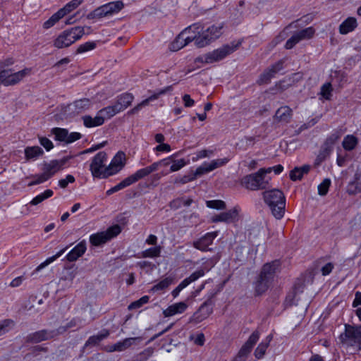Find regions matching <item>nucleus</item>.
<instances>
[{"mask_svg": "<svg viewBox=\"0 0 361 361\" xmlns=\"http://www.w3.org/2000/svg\"><path fill=\"white\" fill-rule=\"evenodd\" d=\"M263 197L272 215L281 219L284 215L286 207V198L282 191L278 189L267 190L263 192Z\"/></svg>", "mask_w": 361, "mask_h": 361, "instance_id": "obj_1", "label": "nucleus"}, {"mask_svg": "<svg viewBox=\"0 0 361 361\" xmlns=\"http://www.w3.org/2000/svg\"><path fill=\"white\" fill-rule=\"evenodd\" d=\"M271 173L270 169H260L257 172L244 176L241 184L245 188L251 190L264 189L269 183L266 174Z\"/></svg>", "mask_w": 361, "mask_h": 361, "instance_id": "obj_2", "label": "nucleus"}, {"mask_svg": "<svg viewBox=\"0 0 361 361\" xmlns=\"http://www.w3.org/2000/svg\"><path fill=\"white\" fill-rule=\"evenodd\" d=\"M339 339L343 347L361 350V326L354 327L345 324V331L340 335Z\"/></svg>", "mask_w": 361, "mask_h": 361, "instance_id": "obj_3", "label": "nucleus"}, {"mask_svg": "<svg viewBox=\"0 0 361 361\" xmlns=\"http://www.w3.org/2000/svg\"><path fill=\"white\" fill-rule=\"evenodd\" d=\"M241 43V41H233L230 44H225L217 49L206 54L200 58V60L206 63H212L219 61L237 50L240 46Z\"/></svg>", "mask_w": 361, "mask_h": 361, "instance_id": "obj_4", "label": "nucleus"}, {"mask_svg": "<svg viewBox=\"0 0 361 361\" xmlns=\"http://www.w3.org/2000/svg\"><path fill=\"white\" fill-rule=\"evenodd\" d=\"M84 34V27L79 26L64 30L54 40V45L58 49L68 47L80 39Z\"/></svg>", "mask_w": 361, "mask_h": 361, "instance_id": "obj_5", "label": "nucleus"}, {"mask_svg": "<svg viewBox=\"0 0 361 361\" xmlns=\"http://www.w3.org/2000/svg\"><path fill=\"white\" fill-rule=\"evenodd\" d=\"M222 28L223 25H213L201 33L199 30L192 29V31L194 33L197 32L198 34L197 38L196 39V46L199 48H202L209 45L221 36Z\"/></svg>", "mask_w": 361, "mask_h": 361, "instance_id": "obj_6", "label": "nucleus"}, {"mask_svg": "<svg viewBox=\"0 0 361 361\" xmlns=\"http://www.w3.org/2000/svg\"><path fill=\"white\" fill-rule=\"evenodd\" d=\"M123 3L121 1L109 2L89 13L87 16V18L94 20L111 16L118 13L123 8Z\"/></svg>", "mask_w": 361, "mask_h": 361, "instance_id": "obj_7", "label": "nucleus"}, {"mask_svg": "<svg viewBox=\"0 0 361 361\" xmlns=\"http://www.w3.org/2000/svg\"><path fill=\"white\" fill-rule=\"evenodd\" d=\"M106 159L107 155L104 152H99L94 157L90 166L93 177L97 178L109 177V175L106 174L107 166L104 165Z\"/></svg>", "mask_w": 361, "mask_h": 361, "instance_id": "obj_8", "label": "nucleus"}, {"mask_svg": "<svg viewBox=\"0 0 361 361\" xmlns=\"http://www.w3.org/2000/svg\"><path fill=\"white\" fill-rule=\"evenodd\" d=\"M121 232V226L118 224H116L110 226L105 231L99 232L91 235L90 237V242L94 246H99L115 238Z\"/></svg>", "mask_w": 361, "mask_h": 361, "instance_id": "obj_9", "label": "nucleus"}, {"mask_svg": "<svg viewBox=\"0 0 361 361\" xmlns=\"http://www.w3.org/2000/svg\"><path fill=\"white\" fill-rule=\"evenodd\" d=\"M340 138V135L338 132L334 133L330 135L324 141L321 147L319 154L316 159L317 164L324 161L331 154L333 147L336 141Z\"/></svg>", "mask_w": 361, "mask_h": 361, "instance_id": "obj_10", "label": "nucleus"}, {"mask_svg": "<svg viewBox=\"0 0 361 361\" xmlns=\"http://www.w3.org/2000/svg\"><path fill=\"white\" fill-rule=\"evenodd\" d=\"M228 158L217 159L211 161L210 162H204L201 166L197 167L194 171L197 178L200 177L206 173H208L214 169L219 168L228 162Z\"/></svg>", "mask_w": 361, "mask_h": 361, "instance_id": "obj_11", "label": "nucleus"}, {"mask_svg": "<svg viewBox=\"0 0 361 361\" xmlns=\"http://www.w3.org/2000/svg\"><path fill=\"white\" fill-rule=\"evenodd\" d=\"M126 154L123 152H118L114 157L110 164L107 166L106 174L112 176L120 171L126 164Z\"/></svg>", "mask_w": 361, "mask_h": 361, "instance_id": "obj_12", "label": "nucleus"}, {"mask_svg": "<svg viewBox=\"0 0 361 361\" xmlns=\"http://www.w3.org/2000/svg\"><path fill=\"white\" fill-rule=\"evenodd\" d=\"M293 115L292 109L287 105H284L279 107L276 111L274 116V121L277 123L286 125L291 121Z\"/></svg>", "mask_w": 361, "mask_h": 361, "instance_id": "obj_13", "label": "nucleus"}, {"mask_svg": "<svg viewBox=\"0 0 361 361\" xmlns=\"http://www.w3.org/2000/svg\"><path fill=\"white\" fill-rule=\"evenodd\" d=\"M283 61H279L266 69L259 76L257 82L259 85L267 84L275 75L283 69Z\"/></svg>", "mask_w": 361, "mask_h": 361, "instance_id": "obj_14", "label": "nucleus"}, {"mask_svg": "<svg viewBox=\"0 0 361 361\" xmlns=\"http://www.w3.org/2000/svg\"><path fill=\"white\" fill-rule=\"evenodd\" d=\"M201 28V25L200 23H194L185 29H184L176 38V39L172 42L171 45V49L173 51L180 50L186 46V43L184 42L183 37L186 35L188 33H190L192 29L194 30H200Z\"/></svg>", "mask_w": 361, "mask_h": 361, "instance_id": "obj_15", "label": "nucleus"}, {"mask_svg": "<svg viewBox=\"0 0 361 361\" xmlns=\"http://www.w3.org/2000/svg\"><path fill=\"white\" fill-rule=\"evenodd\" d=\"M217 232H210L206 233L204 236L200 239L193 242V246L201 251L205 252L211 250L208 247L212 243L213 240L216 238Z\"/></svg>", "mask_w": 361, "mask_h": 361, "instance_id": "obj_16", "label": "nucleus"}, {"mask_svg": "<svg viewBox=\"0 0 361 361\" xmlns=\"http://www.w3.org/2000/svg\"><path fill=\"white\" fill-rule=\"evenodd\" d=\"M279 265L280 263L277 260L265 264L262 267L259 276L271 283L275 276L276 271L279 267Z\"/></svg>", "mask_w": 361, "mask_h": 361, "instance_id": "obj_17", "label": "nucleus"}, {"mask_svg": "<svg viewBox=\"0 0 361 361\" xmlns=\"http://www.w3.org/2000/svg\"><path fill=\"white\" fill-rule=\"evenodd\" d=\"M65 161L63 160H51L49 162H45L43 164L42 174L47 177L49 180L51 178L57 171H60L62 166L64 164Z\"/></svg>", "mask_w": 361, "mask_h": 361, "instance_id": "obj_18", "label": "nucleus"}, {"mask_svg": "<svg viewBox=\"0 0 361 361\" xmlns=\"http://www.w3.org/2000/svg\"><path fill=\"white\" fill-rule=\"evenodd\" d=\"M51 338L50 331L42 329L28 334L26 337V341L32 343H37Z\"/></svg>", "mask_w": 361, "mask_h": 361, "instance_id": "obj_19", "label": "nucleus"}, {"mask_svg": "<svg viewBox=\"0 0 361 361\" xmlns=\"http://www.w3.org/2000/svg\"><path fill=\"white\" fill-rule=\"evenodd\" d=\"M139 338H127L123 339V341H118L114 345L108 346L107 351L108 352H122L127 349H128L131 345L135 344L137 340H139Z\"/></svg>", "mask_w": 361, "mask_h": 361, "instance_id": "obj_20", "label": "nucleus"}, {"mask_svg": "<svg viewBox=\"0 0 361 361\" xmlns=\"http://www.w3.org/2000/svg\"><path fill=\"white\" fill-rule=\"evenodd\" d=\"M86 250V242L82 240L67 254L66 258L68 262H75L84 255Z\"/></svg>", "mask_w": 361, "mask_h": 361, "instance_id": "obj_21", "label": "nucleus"}, {"mask_svg": "<svg viewBox=\"0 0 361 361\" xmlns=\"http://www.w3.org/2000/svg\"><path fill=\"white\" fill-rule=\"evenodd\" d=\"M170 88H171V87H166L165 89L159 90L157 92H155L154 94H153L152 95L149 96L148 98L144 99L142 102H140V104L136 105L134 108L130 109L128 112V114H136L137 112H138L142 109V107L147 106L149 104L150 102L157 99L160 95L165 94L166 92V91L168 90H169Z\"/></svg>", "mask_w": 361, "mask_h": 361, "instance_id": "obj_22", "label": "nucleus"}, {"mask_svg": "<svg viewBox=\"0 0 361 361\" xmlns=\"http://www.w3.org/2000/svg\"><path fill=\"white\" fill-rule=\"evenodd\" d=\"M238 216L237 211L235 209H231L225 212H222L219 214L215 215L212 218V221L214 223L216 222H226L231 223L234 221Z\"/></svg>", "mask_w": 361, "mask_h": 361, "instance_id": "obj_23", "label": "nucleus"}, {"mask_svg": "<svg viewBox=\"0 0 361 361\" xmlns=\"http://www.w3.org/2000/svg\"><path fill=\"white\" fill-rule=\"evenodd\" d=\"M31 73V68H24L20 71L12 73L11 71L8 80L6 81V86L14 85L21 81L25 77L29 75Z\"/></svg>", "mask_w": 361, "mask_h": 361, "instance_id": "obj_24", "label": "nucleus"}, {"mask_svg": "<svg viewBox=\"0 0 361 361\" xmlns=\"http://www.w3.org/2000/svg\"><path fill=\"white\" fill-rule=\"evenodd\" d=\"M133 99V95L130 93H124L118 96L114 104L118 112L127 109L132 104Z\"/></svg>", "mask_w": 361, "mask_h": 361, "instance_id": "obj_25", "label": "nucleus"}, {"mask_svg": "<svg viewBox=\"0 0 361 361\" xmlns=\"http://www.w3.org/2000/svg\"><path fill=\"white\" fill-rule=\"evenodd\" d=\"M91 106V102L89 99L83 98L75 101L69 105V109L74 114H79L88 109Z\"/></svg>", "mask_w": 361, "mask_h": 361, "instance_id": "obj_26", "label": "nucleus"}, {"mask_svg": "<svg viewBox=\"0 0 361 361\" xmlns=\"http://www.w3.org/2000/svg\"><path fill=\"white\" fill-rule=\"evenodd\" d=\"M212 313V310L207 306V303H203L199 310L194 313L191 318V321L195 324H198L207 318Z\"/></svg>", "mask_w": 361, "mask_h": 361, "instance_id": "obj_27", "label": "nucleus"}, {"mask_svg": "<svg viewBox=\"0 0 361 361\" xmlns=\"http://www.w3.org/2000/svg\"><path fill=\"white\" fill-rule=\"evenodd\" d=\"M188 305L184 302H180L177 303H174L170 306H169L166 310L163 311V314L166 317H172L177 314H181L185 311Z\"/></svg>", "mask_w": 361, "mask_h": 361, "instance_id": "obj_28", "label": "nucleus"}, {"mask_svg": "<svg viewBox=\"0 0 361 361\" xmlns=\"http://www.w3.org/2000/svg\"><path fill=\"white\" fill-rule=\"evenodd\" d=\"M156 171L154 166H152V164L149 166H147L145 168L140 169L137 170L135 173L129 176V178L132 183V184L136 183L140 179H142L152 173Z\"/></svg>", "mask_w": 361, "mask_h": 361, "instance_id": "obj_29", "label": "nucleus"}, {"mask_svg": "<svg viewBox=\"0 0 361 361\" xmlns=\"http://www.w3.org/2000/svg\"><path fill=\"white\" fill-rule=\"evenodd\" d=\"M347 192L350 195L361 192V170L355 174L354 180L348 183Z\"/></svg>", "mask_w": 361, "mask_h": 361, "instance_id": "obj_30", "label": "nucleus"}, {"mask_svg": "<svg viewBox=\"0 0 361 361\" xmlns=\"http://www.w3.org/2000/svg\"><path fill=\"white\" fill-rule=\"evenodd\" d=\"M357 26V20L353 17H348L339 26V32L346 35L353 31Z\"/></svg>", "mask_w": 361, "mask_h": 361, "instance_id": "obj_31", "label": "nucleus"}, {"mask_svg": "<svg viewBox=\"0 0 361 361\" xmlns=\"http://www.w3.org/2000/svg\"><path fill=\"white\" fill-rule=\"evenodd\" d=\"M24 152L26 161L37 159L44 154L43 149L39 146L27 147Z\"/></svg>", "mask_w": 361, "mask_h": 361, "instance_id": "obj_32", "label": "nucleus"}, {"mask_svg": "<svg viewBox=\"0 0 361 361\" xmlns=\"http://www.w3.org/2000/svg\"><path fill=\"white\" fill-rule=\"evenodd\" d=\"M82 121L84 126L87 128L99 126L104 123L103 117L99 115V112H97L94 118L89 115L82 116Z\"/></svg>", "mask_w": 361, "mask_h": 361, "instance_id": "obj_33", "label": "nucleus"}, {"mask_svg": "<svg viewBox=\"0 0 361 361\" xmlns=\"http://www.w3.org/2000/svg\"><path fill=\"white\" fill-rule=\"evenodd\" d=\"M272 338L273 336L271 334H269L266 337L264 341H263L258 345V346L255 350V356L256 357V358L260 359L264 355L266 350L269 347Z\"/></svg>", "mask_w": 361, "mask_h": 361, "instance_id": "obj_34", "label": "nucleus"}, {"mask_svg": "<svg viewBox=\"0 0 361 361\" xmlns=\"http://www.w3.org/2000/svg\"><path fill=\"white\" fill-rule=\"evenodd\" d=\"M204 273L205 272L203 269L197 270L196 271L193 272L190 276L185 278L183 281H182L178 286L183 290L192 282H194L199 278L203 276L204 275Z\"/></svg>", "mask_w": 361, "mask_h": 361, "instance_id": "obj_35", "label": "nucleus"}, {"mask_svg": "<svg viewBox=\"0 0 361 361\" xmlns=\"http://www.w3.org/2000/svg\"><path fill=\"white\" fill-rule=\"evenodd\" d=\"M204 273L205 272L203 269L197 270L196 271L193 272L190 276L185 278L183 281H182L178 286L183 290L192 282H194L199 278L203 276L204 275Z\"/></svg>", "mask_w": 361, "mask_h": 361, "instance_id": "obj_36", "label": "nucleus"}, {"mask_svg": "<svg viewBox=\"0 0 361 361\" xmlns=\"http://www.w3.org/2000/svg\"><path fill=\"white\" fill-rule=\"evenodd\" d=\"M310 166L304 165L302 167H295L290 172V178L293 180H301L304 174H307L310 171Z\"/></svg>", "mask_w": 361, "mask_h": 361, "instance_id": "obj_37", "label": "nucleus"}, {"mask_svg": "<svg viewBox=\"0 0 361 361\" xmlns=\"http://www.w3.org/2000/svg\"><path fill=\"white\" fill-rule=\"evenodd\" d=\"M109 336V331L107 329H103L99 334L97 335H94L90 336L88 340L85 343V345H95L101 342L104 338H107Z\"/></svg>", "mask_w": 361, "mask_h": 361, "instance_id": "obj_38", "label": "nucleus"}, {"mask_svg": "<svg viewBox=\"0 0 361 361\" xmlns=\"http://www.w3.org/2000/svg\"><path fill=\"white\" fill-rule=\"evenodd\" d=\"M269 281H267L264 278H262L259 276L258 280L255 283V293L257 295H259L265 293L269 288L270 284Z\"/></svg>", "mask_w": 361, "mask_h": 361, "instance_id": "obj_39", "label": "nucleus"}, {"mask_svg": "<svg viewBox=\"0 0 361 361\" xmlns=\"http://www.w3.org/2000/svg\"><path fill=\"white\" fill-rule=\"evenodd\" d=\"M304 285L301 283H295L293 288V293H290L288 295H287L286 299V303L288 305H295V298L296 297V295L298 293H301L303 290Z\"/></svg>", "mask_w": 361, "mask_h": 361, "instance_id": "obj_40", "label": "nucleus"}, {"mask_svg": "<svg viewBox=\"0 0 361 361\" xmlns=\"http://www.w3.org/2000/svg\"><path fill=\"white\" fill-rule=\"evenodd\" d=\"M98 112L99 115L102 117H103L104 121H105V119L111 118L116 114L119 113L115 104L100 109Z\"/></svg>", "mask_w": 361, "mask_h": 361, "instance_id": "obj_41", "label": "nucleus"}, {"mask_svg": "<svg viewBox=\"0 0 361 361\" xmlns=\"http://www.w3.org/2000/svg\"><path fill=\"white\" fill-rule=\"evenodd\" d=\"M173 281V278L171 276H168L156 283L154 286H152L151 288V290L152 292H157L160 290H163L166 288H167Z\"/></svg>", "mask_w": 361, "mask_h": 361, "instance_id": "obj_42", "label": "nucleus"}, {"mask_svg": "<svg viewBox=\"0 0 361 361\" xmlns=\"http://www.w3.org/2000/svg\"><path fill=\"white\" fill-rule=\"evenodd\" d=\"M68 248V247H66L63 249H61V250H59L55 255H53L49 258H47L44 262H43L42 263H41L36 269H35V272H38L40 270H42V269H44L45 267H47V265H49V264H51V262H53L54 261H55L57 258H59V257H61L64 252Z\"/></svg>", "mask_w": 361, "mask_h": 361, "instance_id": "obj_43", "label": "nucleus"}, {"mask_svg": "<svg viewBox=\"0 0 361 361\" xmlns=\"http://www.w3.org/2000/svg\"><path fill=\"white\" fill-rule=\"evenodd\" d=\"M83 1L84 0H72L66 4L62 8L59 9V11L63 13V16H65L78 8L83 2Z\"/></svg>", "mask_w": 361, "mask_h": 361, "instance_id": "obj_44", "label": "nucleus"}, {"mask_svg": "<svg viewBox=\"0 0 361 361\" xmlns=\"http://www.w3.org/2000/svg\"><path fill=\"white\" fill-rule=\"evenodd\" d=\"M54 192L51 190L47 189L44 192L37 195L34 197L30 202V205H37L44 201L45 200L51 197L53 195Z\"/></svg>", "mask_w": 361, "mask_h": 361, "instance_id": "obj_45", "label": "nucleus"}, {"mask_svg": "<svg viewBox=\"0 0 361 361\" xmlns=\"http://www.w3.org/2000/svg\"><path fill=\"white\" fill-rule=\"evenodd\" d=\"M295 34L300 42L304 39H309L312 38L314 34V29L312 27H309L298 31Z\"/></svg>", "mask_w": 361, "mask_h": 361, "instance_id": "obj_46", "label": "nucleus"}, {"mask_svg": "<svg viewBox=\"0 0 361 361\" xmlns=\"http://www.w3.org/2000/svg\"><path fill=\"white\" fill-rule=\"evenodd\" d=\"M161 247V246H154L153 247L148 248L142 252L141 255L142 257H150L154 258L160 256Z\"/></svg>", "mask_w": 361, "mask_h": 361, "instance_id": "obj_47", "label": "nucleus"}, {"mask_svg": "<svg viewBox=\"0 0 361 361\" xmlns=\"http://www.w3.org/2000/svg\"><path fill=\"white\" fill-rule=\"evenodd\" d=\"M15 325L13 320L11 319H6L0 321V336L8 333L11 330Z\"/></svg>", "mask_w": 361, "mask_h": 361, "instance_id": "obj_48", "label": "nucleus"}, {"mask_svg": "<svg viewBox=\"0 0 361 361\" xmlns=\"http://www.w3.org/2000/svg\"><path fill=\"white\" fill-rule=\"evenodd\" d=\"M357 143V139L354 135H347L343 141V147L345 150L353 149Z\"/></svg>", "mask_w": 361, "mask_h": 361, "instance_id": "obj_49", "label": "nucleus"}, {"mask_svg": "<svg viewBox=\"0 0 361 361\" xmlns=\"http://www.w3.org/2000/svg\"><path fill=\"white\" fill-rule=\"evenodd\" d=\"M63 17V13L59 10L53 14L49 19L44 23L43 27L45 29H49L54 26L61 18Z\"/></svg>", "mask_w": 361, "mask_h": 361, "instance_id": "obj_50", "label": "nucleus"}, {"mask_svg": "<svg viewBox=\"0 0 361 361\" xmlns=\"http://www.w3.org/2000/svg\"><path fill=\"white\" fill-rule=\"evenodd\" d=\"M51 131L55 135V139L56 140L66 142L68 138V130L66 129L54 128Z\"/></svg>", "mask_w": 361, "mask_h": 361, "instance_id": "obj_51", "label": "nucleus"}, {"mask_svg": "<svg viewBox=\"0 0 361 361\" xmlns=\"http://www.w3.org/2000/svg\"><path fill=\"white\" fill-rule=\"evenodd\" d=\"M196 178H197V177H196L194 171H191L180 178H176L174 180V183L175 184H185L187 183L193 181Z\"/></svg>", "mask_w": 361, "mask_h": 361, "instance_id": "obj_52", "label": "nucleus"}, {"mask_svg": "<svg viewBox=\"0 0 361 361\" xmlns=\"http://www.w3.org/2000/svg\"><path fill=\"white\" fill-rule=\"evenodd\" d=\"M97 47L96 42H87L84 44H80L76 51L77 54H83L87 51L93 50Z\"/></svg>", "mask_w": 361, "mask_h": 361, "instance_id": "obj_53", "label": "nucleus"}, {"mask_svg": "<svg viewBox=\"0 0 361 361\" xmlns=\"http://www.w3.org/2000/svg\"><path fill=\"white\" fill-rule=\"evenodd\" d=\"M149 297L148 295H144L139 300L131 302L128 306V310H134L141 307L143 305L149 302Z\"/></svg>", "mask_w": 361, "mask_h": 361, "instance_id": "obj_54", "label": "nucleus"}, {"mask_svg": "<svg viewBox=\"0 0 361 361\" xmlns=\"http://www.w3.org/2000/svg\"><path fill=\"white\" fill-rule=\"evenodd\" d=\"M330 185L331 180L329 178L324 179L323 181L318 185V194L322 196L326 195L329 191Z\"/></svg>", "mask_w": 361, "mask_h": 361, "instance_id": "obj_55", "label": "nucleus"}, {"mask_svg": "<svg viewBox=\"0 0 361 361\" xmlns=\"http://www.w3.org/2000/svg\"><path fill=\"white\" fill-rule=\"evenodd\" d=\"M171 162H172V165L170 167L171 172L178 171L187 164V162L184 159L178 160L172 159Z\"/></svg>", "mask_w": 361, "mask_h": 361, "instance_id": "obj_56", "label": "nucleus"}, {"mask_svg": "<svg viewBox=\"0 0 361 361\" xmlns=\"http://www.w3.org/2000/svg\"><path fill=\"white\" fill-rule=\"evenodd\" d=\"M207 207L212 209H224L226 208V203L220 200H208L206 202Z\"/></svg>", "mask_w": 361, "mask_h": 361, "instance_id": "obj_57", "label": "nucleus"}, {"mask_svg": "<svg viewBox=\"0 0 361 361\" xmlns=\"http://www.w3.org/2000/svg\"><path fill=\"white\" fill-rule=\"evenodd\" d=\"M332 87L330 82H326L321 87V94L326 99H330Z\"/></svg>", "mask_w": 361, "mask_h": 361, "instance_id": "obj_58", "label": "nucleus"}, {"mask_svg": "<svg viewBox=\"0 0 361 361\" xmlns=\"http://www.w3.org/2000/svg\"><path fill=\"white\" fill-rule=\"evenodd\" d=\"M173 157V155L170 156L167 158L163 159L161 160H159L158 161H155V162L152 163V166H154L155 171H157L158 169L161 166H166L169 165Z\"/></svg>", "mask_w": 361, "mask_h": 361, "instance_id": "obj_59", "label": "nucleus"}, {"mask_svg": "<svg viewBox=\"0 0 361 361\" xmlns=\"http://www.w3.org/2000/svg\"><path fill=\"white\" fill-rule=\"evenodd\" d=\"M132 185V183L128 176L127 178H124L121 182L116 185L114 187H113L116 192H118L128 186H130Z\"/></svg>", "mask_w": 361, "mask_h": 361, "instance_id": "obj_60", "label": "nucleus"}, {"mask_svg": "<svg viewBox=\"0 0 361 361\" xmlns=\"http://www.w3.org/2000/svg\"><path fill=\"white\" fill-rule=\"evenodd\" d=\"M259 338V334L258 331H254L249 337L248 340L245 342L252 348L256 344Z\"/></svg>", "mask_w": 361, "mask_h": 361, "instance_id": "obj_61", "label": "nucleus"}, {"mask_svg": "<svg viewBox=\"0 0 361 361\" xmlns=\"http://www.w3.org/2000/svg\"><path fill=\"white\" fill-rule=\"evenodd\" d=\"M75 182V178L72 175H67L65 178L61 179L59 181V185L61 188H66L69 183H72Z\"/></svg>", "mask_w": 361, "mask_h": 361, "instance_id": "obj_62", "label": "nucleus"}, {"mask_svg": "<svg viewBox=\"0 0 361 361\" xmlns=\"http://www.w3.org/2000/svg\"><path fill=\"white\" fill-rule=\"evenodd\" d=\"M300 41L298 39L295 34L293 35V36L287 40L285 44V48L286 49H292L296 44L299 43Z\"/></svg>", "mask_w": 361, "mask_h": 361, "instance_id": "obj_63", "label": "nucleus"}, {"mask_svg": "<svg viewBox=\"0 0 361 361\" xmlns=\"http://www.w3.org/2000/svg\"><path fill=\"white\" fill-rule=\"evenodd\" d=\"M39 142L47 151L54 147L52 142L45 137H39Z\"/></svg>", "mask_w": 361, "mask_h": 361, "instance_id": "obj_64", "label": "nucleus"}]
</instances>
